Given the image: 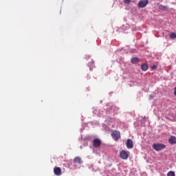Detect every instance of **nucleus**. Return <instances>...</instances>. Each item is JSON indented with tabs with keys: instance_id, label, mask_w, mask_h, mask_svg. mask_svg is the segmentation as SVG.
Wrapping results in <instances>:
<instances>
[{
	"instance_id": "nucleus-1",
	"label": "nucleus",
	"mask_w": 176,
	"mask_h": 176,
	"mask_svg": "<svg viewBox=\"0 0 176 176\" xmlns=\"http://www.w3.org/2000/svg\"><path fill=\"white\" fill-rule=\"evenodd\" d=\"M153 148L155 149V151L159 152L160 151H163V149H166V145L160 143L153 144Z\"/></svg>"
},
{
	"instance_id": "nucleus-2",
	"label": "nucleus",
	"mask_w": 176,
	"mask_h": 176,
	"mask_svg": "<svg viewBox=\"0 0 176 176\" xmlns=\"http://www.w3.org/2000/svg\"><path fill=\"white\" fill-rule=\"evenodd\" d=\"M129 156H130V152H129V151L122 150L120 152V157L122 160H127V159H129Z\"/></svg>"
},
{
	"instance_id": "nucleus-3",
	"label": "nucleus",
	"mask_w": 176,
	"mask_h": 176,
	"mask_svg": "<svg viewBox=\"0 0 176 176\" xmlns=\"http://www.w3.org/2000/svg\"><path fill=\"white\" fill-rule=\"evenodd\" d=\"M111 137L115 141H118L120 138V132L119 131H113L111 133Z\"/></svg>"
},
{
	"instance_id": "nucleus-4",
	"label": "nucleus",
	"mask_w": 176,
	"mask_h": 176,
	"mask_svg": "<svg viewBox=\"0 0 176 176\" xmlns=\"http://www.w3.org/2000/svg\"><path fill=\"white\" fill-rule=\"evenodd\" d=\"M148 3H149L148 0H140L138 3V8H145V6L148 5Z\"/></svg>"
},
{
	"instance_id": "nucleus-5",
	"label": "nucleus",
	"mask_w": 176,
	"mask_h": 176,
	"mask_svg": "<svg viewBox=\"0 0 176 176\" xmlns=\"http://www.w3.org/2000/svg\"><path fill=\"white\" fill-rule=\"evenodd\" d=\"M93 144L94 148H100L101 146V140H100V139H95L93 140Z\"/></svg>"
},
{
	"instance_id": "nucleus-6",
	"label": "nucleus",
	"mask_w": 176,
	"mask_h": 176,
	"mask_svg": "<svg viewBox=\"0 0 176 176\" xmlns=\"http://www.w3.org/2000/svg\"><path fill=\"white\" fill-rule=\"evenodd\" d=\"M133 146H134V144H133V140H131V139H128L126 140V148L128 149H133Z\"/></svg>"
},
{
	"instance_id": "nucleus-7",
	"label": "nucleus",
	"mask_w": 176,
	"mask_h": 176,
	"mask_svg": "<svg viewBox=\"0 0 176 176\" xmlns=\"http://www.w3.org/2000/svg\"><path fill=\"white\" fill-rule=\"evenodd\" d=\"M54 173L55 175H61V168L60 167L56 166L54 168Z\"/></svg>"
},
{
	"instance_id": "nucleus-8",
	"label": "nucleus",
	"mask_w": 176,
	"mask_h": 176,
	"mask_svg": "<svg viewBox=\"0 0 176 176\" xmlns=\"http://www.w3.org/2000/svg\"><path fill=\"white\" fill-rule=\"evenodd\" d=\"M131 64H138V63H140V58L138 57H133L131 59Z\"/></svg>"
},
{
	"instance_id": "nucleus-9",
	"label": "nucleus",
	"mask_w": 176,
	"mask_h": 176,
	"mask_svg": "<svg viewBox=\"0 0 176 176\" xmlns=\"http://www.w3.org/2000/svg\"><path fill=\"white\" fill-rule=\"evenodd\" d=\"M169 142L171 144V145H174V144H176V138L174 136H171L169 139Z\"/></svg>"
},
{
	"instance_id": "nucleus-10",
	"label": "nucleus",
	"mask_w": 176,
	"mask_h": 176,
	"mask_svg": "<svg viewBox=\"0 0 176 176\" xmlns=\"http://www.w3.org/2000/svg\"><path fill=\"white\" fill-rule=\"evenodd\" d=\"M160 10H168V7L167 6H164V5H160L158 6Z\"/></svg>"
},
{
	"instance_id": "nucleus-11",
	"label": "nucleus",
	"mask_w": 176,
	"mask_h": 176,
	"mask_svg": "<svg viewBox=\"0 0 176 176\" xmlns=\"http://www.w3.org/2000/svg\"><path fill=\"white\" fill-rule=\"evenodd\" d=\"M141 68H142V71H148V65L147 64H145V63H144V64H142V65H141Z\"/></svg>"
},
{
	"instance_id": "nucleus-12",
	"label": "nucleus",
	"mask_w": 176,
	"mask_h": 176,
	"mask_svg": "<svg viewBox=\"0 0 176 176\" xmlns=\"http://www.w3.org/2000/svg\"><path fill=\"white\" fill-rule=\"evenodd\" d=\"M74 162L75 163H78V164H80V163H82V159H80L79 157H76L74 158Z\"/></svg>"
},
{
	"instance_id": "nucleus-13",
	"label": "nucleus",
	"mask_w": 176,
	"mask_h": 176,
	"mask_svg": "<svg viewBox=\"0 0 176 176\" xmlns=\"http://www.w3.org/2000/svg\"><path fill=\"white\" fill-rule=\"evenodd\" d=\"M167 176H175V173H174V171H169L167 173Z\"/></svg>"
},
{
	"instance_id": "nucleus-14",
	"label": "nucleus",
	"mask_w": 176,
	"mask_h": 176,
	"mask_svg": "<svg viewBox=\"0 0 176 176\" xmlns=\"http://www.w3.org/2000/svg\"><path fill=\"white\" fill-rule=\"evenodd\" d=\"M170 38L171 39H175V38H176V34H175V33H171V34H170Z\"/></svg>"
},
{
	"instance_id": "nucleus-15",
	"label": "nucleus",
	"mask_w": 176,
	"mask_h": 176,
	"mask_svg": "<svg viewBox=\"0 0 176 176\" xmlns=\"http://www.w3.org/2000/svg\"><path fill=\"white\" fill-rule=\"evenodd\" d=\"M130 2H131V0H124V3L129 4Z\"/></svg>"
},
{
	"instance_id": "nucleus-16",
	"label": "nucleus",
	"mask_w": 176,
	"mask_h": 176,
	"mask_svg": "<svg viewBox=\"0 0 176 176\" xmlns=\"http://www.w3.org/2000/svg\"><path fill=\"white\" fill-rule=\"evenodd\" d=\"M156 68H157V67H156V65H153V66L152 67V69H156Z\"/></svg>"
},
{
	"instance_id": "nucleus-17",
	"label": "nucleus",
	"mask_w": 176,
	"mask_h": 176,
	"mask_svg": "<svg viewBox=\"0 0 176 176\" xmlns=\"http://www.w3.org/2000/svg\"><path fill=\"white\" fill-rule=\"evenodd\" d=\"M153 97H154L153 96L150 95V96H149V100H152V99L153 98Z\"/></svg>"
}]
</instances>
